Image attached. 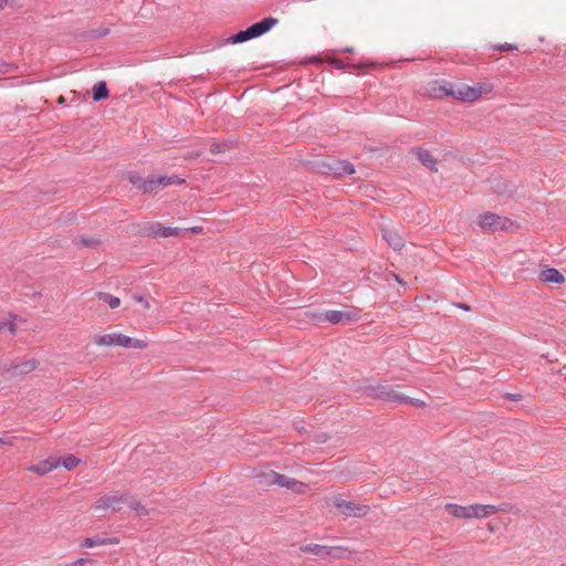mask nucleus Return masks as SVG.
Segmentation results:
<instances>
[{"mask_svg":"<svg viewBox=\"0 0 566 566\" xmlns=\"http://www.w3.org/2000/svg\"><path fill=\"white\" fill-rule=\"evenodd\" d=\"M431 92L434 97H439V98L446 97V96L453 97L454 83L447 82V81H442V83L434 82V84L431 88Z\"/></svg>","mask_w":566,"mask_h":566,"instance_id":"2eb2a0df","label":"nucleus"},{"mask_svg":"<svg viewBox=\"0 0 566 566\" xmlns=\"http://www.w3.org/2000/svg\"><path fill=\"white\" fill-rule=\"evenodd\" d=\"M129 347L132 348H138V349H145L148 347V343L143 339H136L130 337V344Z\"/></svg>","mask_w":566,"mask_h":566,"instance_id":"4c0bfd02","label":"nucleus"},{"mask_svg":"<svg viewBox=\"0 0 566 566\" xmlns=\"http://www.w3.org/2000/svg\"><path fill=\"white\" fill-rule=\"evenodd\" d=\"M328 63L338 70L349 69L353 72L360 73L366 69H374L376 66L373 62H359V63H345L339 59H329Z\"/></svg>","mask_w":566,"mask_h":566,"instance_id":"6e6552de","label":"nucleus"},{"mask_svg":"<svg viewBox=\"0 0 566 566\" xmlns=\"http://www.w3.org/2000/svg\"><path fill=\"white\" fill-rule=\"evenodd\" d=\"M230 148L228 143H212L210 145V153L212 154H221L227 151Z\"/></svg>","mask_w":566,"mask_h":566,"instance_id":"f704fd0d","label":"nucleus"},{"mask_svg":"<svg viewBox=\"0 0 566 566\" xmlns=\"http://www.w3.org/2000/svg\"><path fill=\"white\" fill-rule=\"evenodd\" d=\"M506 398L512 401H520L522 396L520 394H506Z\"/></svg>","mask_w":566,"mask_h":566,"instance_id":"a18cd8bd","label":"nucleus"},{"mask_svg":"<svg viewBox=\"0 0 566 566\" xmlns=\"http://www.w3.org/2000/svg\"><path fill=\"white\" fill-rule=\"evenodd\" d=\"M109 496L107 495H103L101 496L96 502L95 504L93 505V509L98 511V510H107L109 509Z\"/></svg>","mask_w":566,"mask_h":566,"instance_id":"72a5a7b5","label":"nucleus"},{"mask_svg":"<svg viewBox=\"0 0 566 566\" xmlns=\"http://www.w3.org/2000/svg\"><path fill=\"white\" fill-rule=\"evenodd\" d=\"M332 504L346 517H364L370 512V507L368 505L346 501L340 495L333 496Z\"/></svg>","mask_w":566,"mask_h":566,"instance_id":"f257e3e1","label":"nucleus"},{"mask_svg":"<svg viewBox=\"0 0 566 566\" xmlns=\"http://www.w3.org/2000/svg\"><path fill=\"white\" fill-rule=\"evenodd\" d=\"M494 189L499 195L512 196L514 192V186L505 180H499L495 184Z\"/></svg>","mask_w":566,"mask_h":566,"instance_id":"bb28decb","label":"nucleus"},{"mask_svg":"<svg viewBox=\"0 0 566 566\" xmlns=\"http://www.w3.org/2000/svg\"><path fill=\"white\" fill-rule=\"evenodd\" d=\"M60 103H64V97L63 96L60 97Z\"/></svg>","mask_w":566,"mask_h":566,"instance_id":"5fc2aeb1","label":"nucleus"},{"mask_svg":"<svg viewBox=\"0 0 566 566\" xmlns=\"http://www.w3.org/2000/svg\"><path fill=\"white\" fill-rule=\"evenodd\" d=\"M126 503L128 504V506L136 511V513L139 515V516H146L148 515V510L145 505H143L138 500L136 499H130V500H127L126 499Z\"/></svg>","mask_w":566,"mask_h":566,"instance_id":"cd10ccee","label":"nucleus"},{"mask_svg":"<svg viewBox=\"0 0 566 566\" xmlns=\"http://www.w3.org/2000/svg\"><path fill=\"white\" fill-rule=\"evenodd\" d=\"M402 405H409V406H413V407H417V408H423L426 407V402L420 400V399H416V398H411V397H408L406 395H403V398H402V401H401Z\"/></svg>","mask_w":566,"mask_h":566,"instance_id":"473e14b6","label":"nucleus"},{"mask_svg":"<svg viewBox=\"0 0 566 566\" xmlns=\"http://www.w3.org/2000/svg\"><path fill=\"white\" fill-rule=\"evenodd\" d=\"M301 552L311 553L322 558L332 557V558H343L345 556L346 549L342 547L334 546H323L318 544H307L301 546Z\"/></svg>","mask_w":566,"mask_h":566,"instance_id":"7ed1b4c3","label":"nucleus"},{"mask_svg":"<svg viewBox=\"0 0 566 566\" xmlns=\"http://www.w3.org/2000/svg\"><path fill=\"white\" fill-rule=\"evenodd\" d=\"M108 33H109V29H108V28H98V29L95 31L94 36H95V38H104V36H106Z\"/></svg>","mask_w":566,"mask_h":566,"instance_id":"79ce46f5","label":"nucleus"},{"mask_svg":"<svg viewBox=\"0 0 566 566\" xmlns=\"http://www.w3.org/2000/svg\"><path fill=\"white\" fill-rule=\"evenodd\" d=\"M109 96V91L105 81L97 82L92 88V97L95 102H101Z\"/></svg>","mask_w":566,"mask_h":566,"instance_id":"aec40b11","label":"nucleus"},{"mask_svg":"<svg viewBox=\"0 0 566 566\" xmlns=\"http://www.w3.org/2000/svg\"><path fill=\"white\" fill-rule=\"evenodd\" d=\"M338 52H340V53H353L354 52V48L346 46V48L339 49Z\"/></svg>","mask_w":566,"mask_h":566,"instance_id":"8fccbe9b","label":"nucleus"},{"mask_svg":"<svg viewBox=\"0 0 566 566\" xmlns=\"http://www.w3.org/2000/svg\"><path fill=\"white\" fill-rule=\"evenodd\" d=\"M169 179H170V186L171 185H182L186 182L185 179L180 178L179 176L177 175H172V176H168Z\"/></svg>","mask_w":566,"mask_h":566,"instance_id":"a19ab883","label":"nucleus"},{"mask_svg":"<svg viewBox=\"0 0 566 566\" xmlns=\"http://www.w3.org/2000/svg\"><path fill=\"white\" fill-rule=\"evenodd\" d=\"M107 496H109V506L113 507L114 511H119V509L115 507V504L126 502L125 495H119V494L115 493V494H107Z\"/></svg>","mask_w":566,"mask_h":566,"instance_id":"c9c22d12","label":"nucleus"},{"mask_svg":"<svg viewBox=\"0 0 566 566\" xmlns=\"http://www.w3.org/2000/svg\"><path fill=\"white\" fill-rule=\"evenodd\" d=\"M180 228L165 227L160 222L146 223L142 229V233L151 238L177 237L181 233Z\"/></svg>","mask_w":566,"mask_h":566,"instance_id":"20e7f679","label":"nucleus"},{"mask_svg":"<svg viewBox=\"0 0 566 566\" xmlns=\"http://www.w3.org/2000/svg\"><path fill=\"white\" fill-rule=\"evenodd\" d=\"M92 562L91 559H87V558H80V559H76L75 562L69 564L67 566H84L86 563H90Z\"/></svg>","mask_w":566,"mask_h":566,"instance_id":"37998d69","label":"nucleus"},{"mask_svg":"<svg viewBox=\"0 0 566 566\" xmlns=\"http://www.w3.org/2000/svg\"><path fill=\"white\" fill-rule=\"evenodd\" d=\"M15 363L12 361L10 364L8 363H3L0 365V376H6V375H12V376H15Z\"/></svg>","mask_w":566,"mask_h":566,"instance_id":"2f4dec72","label":"nucleus"},{"mask_svg":"<svg viewBox=\"0 0 566 566\" xmlns=\"http://www.w3.org/2000/svg\"><path fill=\"white\" fill-rule=\"evenodd\" d=\"M265 479H266V484H269V485L276 484L279 486H283L286 489H290L293 485H301L300 481H297L295 479L287 478L286 475L274 472V471H271L265 476Z\"/></svg>","mask_w":566,"mask_h":566,"instance_id":"9b49d317","label":"nucleus"},{"mask_svg":"<svg viewBox=\"0 0 566 566\" xmlns=\"http://www.w3.org/2000/svg\"><path fill=\"white\" fill-rule=\"evenodd\" d=\"M156 182L158 185V188L159 187H167V186H170V179L168 176H159V177H156Z\"/></svg>","mask_w":566,"mask_h":566,"instance_id":"58836bf2","label":"nucleus"},{"mask_svg":"<svg viewBox=\"0 0 566 566\" xmlns=\"http://www.w3.org/2000/svg\"><path fill=\"white\" fill-rule=\"evenodd\" d=\"M95 343L98 346H123L128 347L130 344V337L120 333L105 334L95 337Z\"/></svg>","mask_w":566,"mask_h":566,"instance_id":"39448f33","label":"nucleus"},{"mask_svg":"<svg viewBox=\"0 0 566 566\" xmlns=\"http://www.w3.org/2000/svg\"><path fill=\"white\" fill-rule=\"evenodd\" d=\"M500 509L495 505L474 504L471 505V518H482L496 514Z\"/></svg>","mask_w":566,"mask_h":566,"instance_id":"f3484780","label":"nucleus"},{"mask_svg":"<svg viewBox=\"0 0 566 566\" xmlns=\"http://www.w3.org/2000/svg\"><path fill=\"white\" fill-rule=\"evenodd\" d=\"M96 296L99 301L106 303L111 308H116L120 305V300L106 292H97Z\"/></svg>","mask_w":566,"mask_h":566,"instance_id":"5701e85b","label":"nucleus"},{"mask_svg":"<svg viewBox=\"0 0 566 566\" xmlns=\"http://www.w3.org/2000/svg\"><path fill=\"white\" fill-rule=\"evenodd\" d=\"M135 298H136V301H138V302H139V304H143V303H144L145 307H148V306H149L148 301H146L143 296H136Z\"/></svg>","mask_w":566,"mask_h":566,"instance_id":"09e8293b","label":"nucleus"},{"mask_svg":"<svg viewBox=\"0 0 566 566\" xmlns=\"http://www.w3.org/2000/svg\"><path fill=\"white\" fill-rule=\"evenodd\" d=\"M472 87L474 88L475 101H478L482 95L491 93L494 88L493 84L488 82L476 83Z\"/></svg>","mask_w":566,"mask_h":566,"instance_id":"b1692460","label":"nucleus"},{"mask_svg":"<svg viewBox=\"0 0 566 566\" xmlns=\"http://www.w3.org/2000/svg\"><path fill=\"white\" fill-rule=\"evenodd\" d=\"M279 23V20L274 17H266L259 22L248 27L252 39L259 38L269 32L274 25Z\"/></svg>","mask_w":566,"mask_h":566,"instance_id":"0eeeda50","label":"nucleus"},{"mask_svg":"<svg viewBox=\"0 0 566 566\" xmlns=\"http://www.w3.org/2000/svg\"><path fill=\"white\" fill-rule=\"evenodd\" d=\"M252 40L249 29L241 30L229 38V42L232 44L243 43L245 41Z\"/></svg>","mask_w":566,"mask_h":566,"instance_id":"a878e982","label":"nucleus"},{"mask_svg":"<svg viewBox=\"0 0 566 566\" xmlns=\"http://www.w3.org/2000/svg\"><path fill=\"white\" fill-rule=\"evenodd\" d=\"M539 280L545 283L563 284L565 282L564 275L554 268H547L539 274Z\"/></svg>","mask_w":566,"mask_h":566,"instance_id":"a211bd4d","label":"nucleus"},{"mask_svg":"<svg viewBox=\"0 0 566 566\" xmlns=\"http://www.w3.org/2000/svg\"><path fill=\"white\" fill-rule=\"evenodd\" d=\"M128 181L138 190L143 191V184H145V179L140 175H138L137 172H129Z\"/></svg>","mask_w":566,"mask_h":566,"instance_id":"c756f323","label":"nucleus"},{"mask_svg":"<svg viewBox=\"0 0 566 566\" xmlns=\"http://www.w3.org/2000/svg\"><path fill=\"white\" fill-rule=\"evenodd\" d=\"M158 188L156 182V176H151L148 179H145V184H143V193H150Z\"/></svg>","mask_w":566,"mask_h":566,"instance_id":"7c9ffc66","label":"nucleus"},{"mask_svg":"<svg viewBox=\"0 0 566 566\" xmlns=\"http://www.w3.org/2000/svg\"><path fill=\"white\" fill-rule=\"evenodd\" d=\"M500 222L501 217L492 212L482 213L478 218V223L483 230L496 231L500 228L502 229L504 226H501Z\"/></svg>","mask_w":566,"mask_h":566,"instance_id":"1a4fd4ad","label":"nucleus"},{"mask_svg":"<svg viewBox=\"0 0 566 566\" xmlns=\"http://www.w3.org/2000/svg\"><path fill=\"white\" fill-rule=\"evenodd\" d=\"M57 467H60V460L55 458H49L46 460L40 461L36 464L29 465L28 471H31L39 475H44L52 472Z\"/></svg>","mask_w":566,"mask_h":566,"instance_id":"9d476101","label":"nucleus"},{"mask_svg":"<svg viewBox=\"0 0 566 566\" xmlns=\"http://www.w3.org/2000/svg\"><path fill=\"white\" fill-rule=\"evenodd\" d=\"M310 61H311L312 63H321V62H322V60H321L318 56H312V57L310 59Z\"/></svg>","mask_w":566,"mask_h":566,"instance_id":"3c124183","label":"nucleus"},{"mask_svg":"<svg viewBox=\"0 0 566 566\" xmlns=\"http://www.w3.org/2000/svg\"><path fill=\"white\" fill-rule=\"evenodd\" d=\"M13 439L14 438H8V439H4V438H0V444H8V446H12L13 444Z\"/></svg>","mask_w":566,"mask_h":566,"instance_id":"49530a36","label":"nucleus"},{"mask_svg":"<svg viewBox=\"0 0 566 566\" xmlns=\"http://www.w3.org/2000/svg\"><path fill=\"white\" fill-rule=\"evenodd\" d=\"M191 230H192V232H195V233H199V232H201V228H200V227H195V228H192Z\"/></svg>","mask_w":566,"mask_h":566,"instance_id":"603ef678","label":"nucleus"},{"mask_svg":"<svg viewBox=\"0 0 566 566\" xmlns=\"http://www.w3.org/2000/svg\"><path fill=\"white\" fill-rule=\"evenodd\" d=\"M39 366V360L35 358H31L21 363H15V376L17 375H28L31 371L35 370Z\"/></svg>","mask_w":566,"mask_h":566,"instance_id":"412c9836","label":"nucleus"},{"mask_svg":"<svg viewBox=\"0 0 566 566\" xmlns=\"http://www.w3.org/2000/svg\"><path fill=\"white\" fill-rule=\"evenodd\" d=\"M328 170L337 176L353 175L355 172V167L348 160H335L333 166H328Z\"/></svg>","mask_w":566,"mask_h":566,"instance_id":"dca6fc26","label":"nucleus"},{"mask_svg":"<svg viewBox=\"0 0 566 566\" xmlns=\"http://www.w3.org/2000/svg\"><path fill=\"white\" fill-rule=\"evenodd\" d=\"M80 462H81V460L77 459L75 455L69 454L67 457H65L62 460V462L60 461V465L62 464L65 469L72 470L75 467H77L80 464Z\"/></svg>","mask_w":566,"mask_h":566,"instance_id":"c85d7f7f","label":"nucleus"},{"mask_svg":"<svg viewBox=\"0 0 566 566\" xmlns=\"http://www.w3.org/2000/svg\"><path fill=\"white\" fill-rule=\"evenodd\" d=\"M382 238L396 251H400L405 247V240L394 229H382Z\"/></svg>","mask_w":566,"mask_h":566,"instance_id":"4468645a","label":"nucleus"},{"mask_svg":"<svg viewBox=\"0 0 566 566\" xmlns=\"http://www.w3.org/2000/svg\"><path fill=\"white\" fill-rule=\"evenodd\" d=\"M322 316L325 321L329 322L331 324H338V323H348L352 321L358 319V313L352 312V311H336V310H329L325 311Z\"/></svg>","mask_w":566,"mask_h":566,"instance_id":"423d86ee","label":"nucleus"},{"mask_svg":"<svg viewBox=\"0 0 566 566\" xmlns=\"http://www.w3.org/2000/svg\"><path fill=\"white\" fill-rule=\"evenodd\" d=\"M447 512L458 518H471V505L462 506L454 503H448L446 505Z\"/></svg>","mask_w":566,"mask_h":566,"instance_id":"6ab92c4d","label":"nucleus"},{"mask_svg":"<svg viewBox=\"0 0 566 566\" xmlns=\"http://www.w3.org/2000/svg\"><path fill=\"white\" fill-rule=\"evenodd\" d=\"M492 50L494 51H514V50H517V46L514 45V44H511V43H504V44H499V45H492L491 46Z\"/></svg>","mask_w":566,"mask_h":566,"instance_id":"e433bc0d","label":"nucleus"},{"mask_svg":"<svg viewBox=\"0 0 566 566\" xmlns=\"http://www.w3.org/2000/svg\"><path fill=\"white\" fill-rule=\"evenodd\" d=\"M453 98L462 102H474V88L463 83H454Z\"/></svg>","mask_w":566,"mask_h":566,"instance_id":"ddd939ff","label":"nucleus"},{"mask_svg":"<svg viewBox=\"0 0 566 566\" xmlns=\"http://www.w3.org/2000/svg\"><path fill=\"white\" fill-rule=\"evenodd\" d=\"M4 328H7L12 335H15L18 331L17 324L13 321H4Z\"/></svg>","mask_w":566,"mask_h":566,"instance_id":"ea45409f","label":"nucleus"},{"mask_svg":"<svg viewBox=\"0 0 566 566\" xmlns=\"http://www.w3.org/2000/svg\"><path fill=\"white\" fill-rule=\"evenodd\" d=\"M113 543V539L111 538H104V537H87L85 538L82 543H81V547H94V546H98V545H106V544H112Z\"/></svg>","mask_w":566,"mask_h":566,"instance_id":"393cba45","label":"nucleus"},{"mask_svg":"<svg viewBox=\"0 0 566 566\" xmlns=\"http://www.w3.org/2000/svg\"><path fill=\"white\" fill-rule=\"evenodd\" d=\"M306 488V484L301 482V485H293L290 488V490H293L296 493H303Z\"/></svg>","mask_w":566,"mask_h":566,"instance_id":"c03bdc74","label":"nucleus"},{"mask_svg":"<svg viewBox=\"0 0 566 566\" xmlns=\"http://www.w3.org/2000/svg\"><path fill=\"white\" fill-rule=\"evenodd\" d=\"M6 326V323L4 322H0V332Z\"/></svg>","mask_w":566,"mask_h":566,"instance_id":"864d4df0","label":"nucleus"},{"mask_svg":"<svg viewBox=\"0 0 566 566\" xmlns=\"http://www.w3.org/2000/svg\"><path fill=\"white\" fill-rule=\"evenodd\" d=\"M454 305L457 307H459V308L464 310V311H470L471 310L470 305H468L467 303H455Z\"/></svg>","mask_w":566,"mask_h":566,"instance_id":"de8ad7c7","label":"nucleus"},{"mask_svg":"<svg viewBox=\"0 0 566 566\" xmlns=\"http://www.w3.org/2000/svg\"><path fill=\"white\" fill-rule=\"evenodd\" d=\"M411 153L415 154L418 160L426 166L430 171H438L437 159L431 155V153L421 147L412 148Z\"/></svg>","mask_w":566,"mask_h":566,"instance_id":"f8f14e48","label":"nucleus"},{"mask_svg":"<svg viewBox=\"0 0 566 566\" xmlns=\"http://www.w3.org/2000/svg\"><path fill=\"white\" fill-rule=\"evenodd\" d=\"M74 243L80 248L96 249L102 243V241L95 237L81 235L74 239Z\"/></svg>","mask_w":566,"mask_h":566,"instance_id":"4be33fe9","label":"nucleus"},{"mask_svg":"<svg viewBox=\"0 0 566 566\" xmlns=\"http://www.w3.org/2000/svg\"><path fill=\"white\" fill-rule=\"evenodd\" d=\"M366 395L373 399H378L384 402L401 403L403 394L397 391L391 385L378 384L369 386L365 390Z\"/></svg>","mask_w":566,"mask_h":566,"instance_id":"f03ea898","label":"nucleus"}]
</instances>
